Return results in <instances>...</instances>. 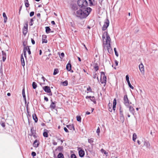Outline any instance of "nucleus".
Masks as SVG:
<instances>
[{"instance_id": "f257e3e1", "label": "nucleus", "mask_w": 158, "mask_h": 158, "mask_svg": "<svg viewBox=\"0 0 158 158\" xmlns=\"http://www.w3.org/2000/svg\"><path fill=\"white\" fill-rule=\"evenodd\" d=\"M102 38L103 40L104 39L106 40V41L103 42V51H106L107 50L108 52L109 53H111L113 52V50L110 44L111 39L107 31H105L104 32Z\"/></svg>"}, {"instance_id": "f03ea898", "label": "nucleus", "mask_w": 158, "mask_h": 158, "mask_svg": "<svg viewBox=\"0 0 158 158\" xmlns=\"http://www.w3.org/2000/svg\"><path fill=\"white\" fill-rule=\"evenodd\" d=\"M91 11V9L90 7H87L85 9H82L79 10L76 12V15L77 17L81 19L85 18L89 15Z\"/></svg>"}, {"instance_id": "7ed1b4c3", "label": "nucleus", "mask_w": 158, "mask_h": 158, "mask_svg": "<svg viewBox=\"0 0 158 158\" xmlns=\"http://www.w3.org/2000/svg\"><path fill=\"white\" fill-rule=\"evenodd\" d=\"M77 4L80 7L85 9L87 8L88 4L86 0H78Z\"/></svg>"}, {"instance_id": "20e7f679", "label": "nucleus", "mask_w": 158, "mask_h": 158, "mask_svg": "<svg viewBox=\"0 0 158 158\" xmlns=\"http://www.w3.org/2000/svg\"><path fill=\"white\" fill-rule=\"evenodd\" d=\"M101 82L102 84H104V86H105L106 85V77L105 75V73L104 72H101Z\"/></svg>"}, {"instance_id": "39448f33", "label": "nucleus", "mask_w": 158, "mask_h": 158, "mask_svg": "<svg viewBox=\"0 0 158 158\" xmlns=\"http://www.w3.org/2000/svg\"><path fill=\"white\" fill-rule=\"evenodd\" d=\"M43 89L44 90L45 92L49 93L50 96L52 95V93L51 91L50 87L48 86H45L43 87Z\"/></svg>"}, {"instance_id": "423d86ee", "label": "nucleus", "mask_w": 158, "mask_h": 158, "mask_svg": "<svg viewBox=\"0 0 158 158\" xmlns=\"http://www.w3.org/2000/svg\"><path fill=\"white\" fill-rule=\"evenodd\" d=\"M109 21L108 19H106L104 21V24L102 27V30H105L109 26Z\"/></svg>"}, {"instance_id": "0eeeda50", "label": "nucleus", "mask_w": 158, "mask_h": 158, "mask_svg": "<svg viewBox=\"0 0 158 158\" xmlns=\"http://www.w3.org/2000/svg\"><path fill=\"white\" fill-rule=\"evenodd\" d=\"M123 100V103L124 105L127 107H128V106H129V101L127 95L124 96Z\"/></svg>"}, {"instance_id": "6e6552de", "label": "nucleus", "mask_w": 158, "mask_h": 158, "mask_svg": "<svg viewBox=\"0 0 158 158\" xmlns=\"http://www.w3.org/2000/svg\"><path fill=\"white\" fill-rule=\"evenodd\" d=\"M28 26V22H27L25 23V24L23 29V33L25 35L27 32Z\"/></svg>"}, {"instance_id": "1a4fd4ad", "label": "nucleus", "mask_w": 158, "mask_h": 158, "mask_svg": "<svg viewBox=\"0 0 158 158\" xmlns=\"http://www.w3.org/2000/svg\"><path fill=\"white\" fill-rule=\"evenodd\" d=\"M78 150L79 151L78 153L79 156L81 157H84L85 154L84 151L83 150L81 149L80 148H78Z\"/></svg>"}, {"instance_id": "9d476101", "label": "nucleus", "mask_w": 158, "mask_h": 158, "mask_svg": "<svg viewBox=\"0 0 158 158\" xmlns=\"http://www.w3.org/2000/svg\"><path fill=\"white\" fill-rule=\"evenodd\" d=\"M126 81L128 84V85L129 87L132 89H133L134 88V87L131 85L129 80V77L128 75H127L126 77Z\"/></svg>"}, {"instance_id": "9b49d317", "label": "nucleus", "mask_w": 158, "mask_h": 158, "mask_svg": "<svg viewBox=\"0 0 158 158\" xmlns=\"http://www.w3.org/2000/svg\"><path fill=\"white\" fill-rule=\"evenodd\" d=\"M120 119L121 121L122 122H123L124 120V117L123 116V111L121 110V108L120 109Z\"/></svg>"}, {"instance_id": "f8f14e48", "label": "nucleus", "mask_w": 158, "mask_h": 158, "mask_svg": "<svg viewBox=\"0 0 158 158\" xmlns=\"http://www.w3.org/2000/svg\"><path fill=\"white\" fill-rule=\"evenodd\" d=\"M86 99L90 98L91 101H92L94 104H96V103L95 98L94 96L91 97L90 96H87L86 97Z\"/></svg>"}, {"instance_id": "ddd939ff", "label": "nucleus", "mask_w": 158, "mask_h": 158, "mask_svg": "<svg viewBox=\"0 0 158 158\" xmlns=\"http://www.w3.org/2000/svg\"><path fill=\"white\" fill-rule=\"evenodd\" d=\"M139 68L141 73H144V66L142 64H141L139 65Z\"/></svg>"}, {"instance_id": "4468645a", "label": "nucleus", "mask_w": 158, "mask_h": 158, "mask_svg": "<svg viewBox=\"0 0 158 158\" xmlns=\"http://www.w3.org/2000/svg\"><path fill=\"white\" fill-rule=\"evenodd\" d=\"M144 146H146L147 148H150V145L148 142L146 140L144 142Z\"/></svg>"}, {"instance_id": "2eb2a0df", "label": "nucleus", "mask_w": 158, "mask_h": 158, "mask_svg": "<svg viewBox=\"0 0 158 158\" xmlns=\"http://www.w3.org/2000/svg\"><path fill=\"white\" fill-rule=\"evenodd\" d=\"M33 145L34 147L35 148L37 147L39 145V141L37 140H35L34 141Z\"/></svg>"}, {"instance_id": "dca6fc26", "label": "nucleus", "mask_w": 158, "mask_h": 158, "mask_svg": "<svg viewBox=\"0 0 158 158\" xmlns=\"http://www.w3.org/2000/svg\"><path fill=\"white\" fill-rule=\"evenodd\" d=\"M129 107V111L130 112L133 114H134L135 112V110L133 107L131 106H129L128 107Z\"/></svg>"}, {"instance_id": "f3484780", "label": "nucleus", "mask_w": 158, "mask_h": 158, "mask_svg": "<svg viewBox=\"0 0 158 158\" xmlns=\"http://www.w3.org/2000/svg\"><path fill=\"white\" fill-rule=\"evenodd\" d=\"M2 60L3 61H4L6 59V54L5 52H4V51H2Z\"/></svg>"}, {"instance_id": "a211bd4d", "label": "nucleus", "mask_w": 158, "mask_h": 158, "mask_svg": "<svg viewBox=\"0 0 158 158\" xmlns=\"http://www.w3.org/2000/svg\"><path fill=\"white\" fill-rule=\"evenodd\" d=\"M66 69L67 70L69 71L71 69V65L70 63H69L66 65Z\"/></svg>"}, {"instance_id": "6ab92c4d", "label": "nucleus", "mask_w": 158, "mask_h": 158, "mask_svg": "<svg viewBox=\"0 0 158 158\" xmlns=\"http://www.w3.org/2000/svg\"><path fill=\"white\" fill-rule=\"evenodd\" d=\"M47 36L45 35H43L42 36V43H47V40L46 39Z\"/></svg>"}, {"instance_id": "aec40b11", "label": "nucleus", "mask_w": 158, "mask_h": 158, "mask_svg": "<svg viewBox=\"0 0 158 158\" xmlns=\"http://www.w3.org/2000/svg\"><path fill=\"white\" fill-rule=\"evenodd\" d=\"M116 100L115 98H114L113 101V110L114 111L115 110L116 106Z\"/></svg>"}, {"instance_id": "412c9836", "label": "nucleus", "mask_w": 158, "mask_h": 158, "mask_svg": "<svg viewBox=\"0 0 158 158\" xmlns=\"http://www.w3.org/2000/svg\"><path fill=\"white\" fill-rule=\"evenodd\" d=\"M69 129L72 130V129L73 130V131L75 130V128L74 127V126L73 125H67L66 126Z\"/></svg>"}, {"instance_id": "4be33fe9", "label": "nucleus", "mask_w": 158, "mask_h": 158, "mask_svg": "<svg viewBox=\"0 0 158 158\" xmlns=\"http://www.w3.org/2000/svg\"><path fill=\"white\" fill-rule=\"evenodd\" d=\"M51 101H52V102L50 106V107L52 109H54L56 107L55 104L52 100Z\"/></svg>"}, {"instance_id": "5701e85b", "label": "nucleus", "mask_w": 158, "mask_h": 158, "mask_svg": "<svg viewBox=\"0 0 158 158\" xmlns=\"http://www.w3.org/2000/svg\"><path fill=\"white\" fill-rule=\"evenodd\" d=\"M3 16L4 18V22L5 23H6V22L7 18L6 16V15L5 12H3Z\"/></svg>"}, {"instance_id": "b1692460", "label": "nucleus", "mask_w": 158, "mask_h": 158, "mask_svg": "<svg viewBox=\"0 0 158 158\" xmlns=\"http://www.w3.org/2000/svg\"><path fill=\"white\" fill-rule=\"evenodd\" d=\"M137 135L135 133H134L133 135V137H132L133 140L134 142H135V140H136V139H137Z\"/></svg>"}, {"instance_id": "393cba45", "label": "nucleus", "mask_w": 158, "mask_h": 158, "mask_svg": "<svg viewBox=\"0 0 158 158\" xmlns=\"http://www.w3.org/2000/svg\"><path fill=\"white\" fill-rule=\"evenodd\" d=\"M94 69H95V70L96 71H98V70L99 69V67L98 66V64L97 63H94Z\"/></svg>"}, {"instance_id": "a878e982", "label": "nucleus", "mask_w": 158, "mask_h": 158, "mask_svg": "<svg viewBox=\"0 0 158 158\" xmlns=\"http://www.w3.org/2000/svg\"><path fill=\"white\" fill-rule=\"evenodd\" d=\"M33 119L35 121V122L36 123L38 121V118H37V116H36V114H33Z\"/></svg>"}, {"instance_id": "bb28decb", "label": "nucleus", "mask_w": 158, "mask_h": 158, "mask_svg": "<svg viewBox=\"0 0 158 158\" xmlns=\"http://www.w3.org/2000/svg\"><path fill=\"white\" fill-rule=\"evenodd\" d=\"M46 32L47 33H49L51 31V29L49 27H45Z\"/></svg>"}, {"instance_id": "cd10ccee", "label": "nucleus", "mask_w": 158, "mask_h": 158, "mask_svg": "<svg viewBox=\"0 0 158 158\" xmlns=\"http://www.w3.org/2000/svg\"><path fill=\"white\" fill-rule=\"evenodd\" d=\"M27 42L24 41L23 42V46H24V49H25L27 50V47H28V46H27Z\"/></svg>"}, {"instance_id": "c85d7f7f", "label": "nucleus", "mask_w": 158, "mask_h": 158, "mask_svg": "<svg viewBox=\"0 0 158 158\" xmlns=\"http://www.w3.org/2000/svg\"><path fill=\"white\" fill-rule=\"evenodd\" d=\"M32 86L33 89H35L37 87V84L35 82H33L32 83Z\"/></svg>"}, {"instance_id": "c756f323", "label": "nucleus", "mask_w": 158, "mask_h": 158, "mask_svg": "<svg viewBox=\"0 0 158 158\" xmlns=\"http://www.w3.org/2000/svg\"><path fill=\"white\" fill-rule=\"evenodd\" d=\"M31 134H36L35 130L34 127H32L31 130Z\"/></svg>"}, {"instance_id": "7c9ffc66", "label": "nucleus", "mask_w": 158, "mask_h": 158, "mask_svg": "<svg viewBox=\"0 0 158 158\" xmlns=\"http://www.w3.org/2000/svg\"><path fill=\"white\" fill-rule=\"evenodd\" d=\"M58 158H64V155L61 153H60L57 156Z\"/></svg>"}, {"instance_id": "2f4dec72", "label": "nucleus", "mask_w": 158, "mask_h": 158, "mask_svg": "<svg viewBox=\"0 0 158 158\" xmlns=\"http://www.w3.org/2000/svg\"><path fill=\"white\" fill-rule=\"evenodd\" d=\"M61 83H62L64 86H66L68 85V81L66 80L64 82H61Z\"/></svg>"}, {"instance_id": "473e14b6", "label": "nucleus", "mask_w": 158, "mask_h": 158, "mask_svg": "<svg viewBox=\"0 0 158 158\" xmlns=\"http://www.w3.org/2000/svg\"><path fill=\"white\" fill-rule=\"evenodd\" d=\"M59 71L57 69H55L53 73V75H55L58 73Z\"/></svg>"}, {"instance_id": "72a5a7b5", "label": "nucleus", "mask_w": 158, "mask_h": 158, "mask_svg": "<svg viewBox=\"0 0 158 158\" xmlns=\"http://www.w3.org/2000/svg\"><path fill=\"white\" fill-rule=\"evenodd\" d=\"M77 121L81 122V117L80 116H77Z\"/></svg>"}, {"instance_id": "f704fd0d", "label": "nucleus", "mask_w": 158, "mask_h": 158, "mask_svg": "<svg viewBox=\"0 0 158 158\" xmlns=\"http://www.w3.org/2000/svg\"><path fill=\"white\" fill-rule=\"evenodd\" d=\"M22 94H23V98L25 99V98H26V96H25V90H24V88L23 89V90H22Z\"/></svg>"}, {"instance_id": "c9c22d12", "label": "nucleus", "mask_w": 158, "mask_h": 158, "mask_svg": "<svg viewBox=\"0 0 158 158\" xmlns=\"http://www.w3.org/2000/svg\"><path fill=\"white\" fill-rule=\"evenodd\" d=\"M43 135L45 137H48V134L47 132H44L43 133Z\"/></svg>"}, {"instance_id": "e433bc0d", "label": "nucleus", "mask_w": 158, "mask_h": 158, "mask_svg": "<svg viewBox=\"0 0 158 158\" xmlns=\"http://www.w3.org/2000/svg\"><path fill=\"white\" fill-rule=\"evenodd\" d=\"M21 63L22 65L23 66H24L25 65V62H24V59H23V60L21 59Z\"/></svg>"}, {"instance_id": "4c0bfd02", "label": "nucleus", "mask_w": 158, "mask_h": 158, "mask_svg": "<svg viewBox=\"0 0 158 158\" xmlns=\"http://www.w3.org/2000/svg\"><path fill=\"white\" fill-rule=\"evenodd\" d=\"M114 50L116 56L117 57H118V54L116 51V48H114Z\"/></svg>"}, {"instance_id": "58836bf2", "label": "nucleus", "mask_w": 158, "mask_h": 158, "mask_svg": "<svg viewBox=\"0 0 158 158\" xmlns=\"http://www.w3.org/2000/svg\"><path fill=\"white\" fill-rule=\"evenodd\" d=\"M93 138H91L90 139H89L88 140V142L89 143H91L93 142Z\"/></svg>"}, {"instance_id": "ea45409f", "label": "nucleus", "mask_w": 158, "mask_h": 158, "mask_svg": "<svg viewBox=\"0 0 158 158\" xmlns=\"http://www.w3.org/2000/svg\"><path fill=\"white\" fill-rule=\"evenodd\" d=\"M59 56L60 58L61 59H62L64 57V53L62 52L60 54Z\"/></svg>"}, {"instance_id": "a19ab883", "label": "nucleus", "mask_w": 158, "mask_h": 158, "mask_svg": "<svg viewBox=\"0 0 158 158\" xmlns=\"http://www.w3.org/2000/svg\"><path fill=\"white\" fill-rule=\"evenodd\" d=\"M29 46L27 47V51L28 52L29 55H30L31 54V52L30 51V48H29Z\"/></svg>"}, {"instance_id": "79ce46f5", "label": "nucleus", "mask_w": 158, "mask_h": 158, "mask_svg": "<svg viewBox=\"0 0 158 158\" xmlns=\"http://www.w3.org/2000/svg\"><path fill=\"white\" fill-rule=\"evenodd\" d=\"M97 78V79L98 80V77H97V73H94L93 74V78L95 79L96 78Z\"/></svg>"}, {"instance_id": "37998d69", "label": "nucleus", "mask_w": 158, "mask_h": 158, "mask_svg": "<svg viewBox=\"0 0 158 158\" xmlns=\"http://www.w3.org/2000/svg\"><path fill=\"white\" fill-rule=\"evenodd\" d=\"M26 52L27 50L25 49H23V54L24 57L26 58Z\"/></svg>"}, {"instance_id": "c03bdc74", "label": "nucleus", "mask_w": 158, "mask_h": 158, "mask_svg": "<svg viewBox=\"0 0 158 158\" xmlns=\"http://www.w3.org/2000/svg\"><path fill=\"white\" fill-rule=\"evenodd\" d=\"M71 158H77L75 154H72L71 155Z\"/></svg>"}, {"instance_id": "a18cd8bd", "label": "nucleus", "mask_w": 158, "mask_h": 158, "mask_svg": "<svg viewBox=\"0 0 158 158\" xmlns=\"http://www.w3.org/2000/svg\"><path fill=\"white\" fill-rule=\"evenodd\" d=\"M1 125L3 127H5V123L1 121L0 123Z\"/></svg>"}, {"instance_id": "49530a36", "label": "nucleus", "mask_w": 158, "mask_h": 158, "mask_svg": "<svg viewBox=\"0 0 158 158\" xmlns=\"http://www.w3.org/2000/svg\"><path fill=\"white\" fill-rule=\"evenodd\" d=\"M33 21V19H31L30 22L29 23V25L30 26H32L33 25L32 22Z\"/></svg>"}, {"instance_id": "de8ad7c7", "label": "nucleus", "mask_w": 158, "mask_h": 158, "mask_svg": "<svg viewBox=\"0 0 158 158\" xmlns=\"http://www.w3.org/2000/svg\"><path fill=\"white\" fill-rule=\"evenodd\" d=\"M31 155L33 156L34 157L36 155V153L34 152H32L31 153Z\"/></svg>"}, {"instance_id": "09e8293b", "label": "nucleus", "mask_w": 158, "mask_h": 158, "mask_svg": "<svg viewBox=\"0 0 158 158\" xmlns=\"http://www.w3.org/2000/svg\"><path fill=\"white\" fill-rule=\"evenodd\" d=\"M34 11H31L30 14V15L31 17H32L34 15Z\"/></svg>"}, {"instance_id": "8fccbe9b", "label": "nucleus", "mask_w": 158, "mask_h": 158, "mask_svg": "<svg viewBox=\"0 0 158 158\" xmlns=\"http://www.w3.org/2000/svg\"><path fill=\"white\" fill-rule=\"evenodd\" d=\"M100 132V128H99V127H98L97 130L96 132L98 134V135Z\"/></svg>"}, {"instance_id": "3c124183", "label": "nucleus", "mask_w": 158, "mask_h": 158, "mask_svg": "<svg viewBox=\"0 0 158 158\" xmlns=\"http://www.w3.org/2000/svg\"><path fill=\"white\" fill-rule=\"evenodd\" d=\"M89 2L90 3V5H93V1H94V0H89Z\"/></svg>"}, {"instance_id": "603ef678", "label": "nucleus", "mask_w": 158, "mask_h": 158, "mask_svg": "<svg viewBox=\"0 0 158 158\" xmlns=\"http://www.w3.org/2000/svg\"><path fill=\"white\" fill-rule=\"evenodd\" d=\"M25 6L26 7H29V4L28 2H26L25 3Z\"/></svg>"}, {"instance_id": "864d4df0", "label": "nucleus", "mask_w": 158, "mask_h": 158, "mask_svg": "<svg viewBox=\"0 0 158 158\" xmlns=\"http://www.w3.org/2000/svg\"><path fill=\"white\" fill-rule=\"evenodd\" d=\"M87 90L89 91L90 92H92V89L90 87H89L88 88H87Z\"/></svg>"}, {"instance_id": "5fc2aeb1", "label": "nucleus", "mask_w": 158, "mask_h": 158, "mask_svg": "<svg viewBox=\"0 0 158 158\" xmlns=\"http://www.w3.org/2000/svg\"><path fill=\"white\" fill-rule=\"evenodd\" d=\"M64 130L66 132H69V131L68 129L65 127L64 128Z\"/></svg>"}, {"instance_id": "6e6d98bb", "label": "nucleus", "mask_w": 158, "mask_h": 158, "mask_svg": "<svg viewBox=\"0 0 158 158\" xmlns=\"http://www.w3.org/2000/svg\"><path fill=\"white\" fill-rule=\"evenodd\" d=\"M31 43L33 44H35V41L32 38L31 39Z\"/></svg>"}, {"instance_id": "4d7b16f0", "label": "nucleus", "mask_w": 158, "mask_h": 158, "mask_svg": "<svg viewBox=\"0 0 158 158\" xmlns=\"http://www.w3.org/2000/svg\"><path fill=\"white\" fill-rule=\"evenodd\" d=\"M114 62H115V64L116 66H118V61L116 60H114Z\"/></svg>"}, {"instance_id": "13d9d810", "label": "nucleus", "mask_w": 158, "mask_h": 158, "mask_svg": "<svg viewBox=\"0 0 158 158\" xmlns=\"http://www.w3.org/2000/svg\"><path fill=\"white\" fill-rule=\"evenodd\" d=\"M44 100L46 102H48V98L45 97L44 98Z\"/></svg>"}, {"instance_id": "bf43d9fd", "label": "nucleus", "mask_w": 158, "mask_h": 158, "mask_svg": "<svg viewBox=\"0 0 158 158\" xmlns=\"http://www.w3.org/2000/svg\"><path fill=\"white\" fill-rule=\"evenodd\" d=\"M41 79L43 80L44 82L46 80L45 78L44 77L42 76L41 77Z\"/></svg>"}, {"instance_id": "052dcab7", "label": "nucleus", "mask_w": 158, "mask_h": 158, "mask_svg": "<svg viewBox=\"0 0 158 158\" xmlns=\"http://www.w3.org/2000/svg\"><path fill=\"white\" fill-rule=\"evenodd\" d=\"M53 144L54 145H56L57 144V143L55 141L53 143Z\"/></svg>"}, {"instance_id": "680f3d73", "label": "nucleus", "mask_w": 158, "mask_h": 158, "mask_svg": "<svg viewBox=\"0 0 158 158\" xmlns=\"http://www.w3.org/2000/svg\"><path fill=\"white\" fill-rule=\"evenodd\" d=\"M51 23L53 25H54L55 24V22L54 21H52L51 22Z\"/></svg>"}, {"instance_id": "e2e57ef3", "label": "nucleus", "mask_w": 158, "mask_h": 158, "mask_svg": "<svg viewBox=\"0 0 158 158\" xmlns=\"http://www.w3.org/2000/svg\"><path fill=\"white\" fill-rule=\"evenodd\" d=\"M137 142L138 144L140 145L141 144L140 141L139 140H137Z\"/></svg>"}, {"instance_id": "0e129e2a", "label": "nucleus", "mask_w": 158, "mask_h": 158, "mask_svg": "<svg viewBox=\"0 0 158 158\" xmlns=\"http://www.w3.org/2000/svg\"><path fill=\"white\" fill-rule=\"evenodd\" d=\"M90 114V112H88V111L86 112V114H87V115L89 114Z\"/></svg>"}, {"instance_id": "69168bd1", "label": "nucleus", "mask_w": 158, "mask_h": 158, "mask_svg": "<svg viewBox=\"0 0 158 158\" xmlns=\"http://www.w3.org/2000/svg\"><path fill=\"white\" fill-rule=\"evenodd\" d=\"M24 59L23 56V54H22L21 56V59Z\"/></svg>"}, {"instance_id": "338daca9", "label": "nucleus", "mask_w": 158, "mask_h": 158, "mask_svg": "<svg viewBox=\"0 0 158 158\" xmlns=\"http://www.w3.org/2000/svg\"><path fill=\"white\" fill-rule=\"evenodd\" d=\"M109 111H110V112H112V109L110 107L109 109Z\"/></svg>"}, {"instance_id": "774afa93", "label": "nucleus", "mask_w": 158, "mask_h": 158, "mask_svg": "<svg viewBox=\"0 0 158 158\" xmlns=\"http://www.w3.org/2000/svg\"><path fill=\"white\" fill-rule=\"evenodd\" d=\"M42 51H41V50H40V53H39V54H40V55H41V54H42Z\"/></svg>"}]
</instances>
